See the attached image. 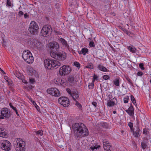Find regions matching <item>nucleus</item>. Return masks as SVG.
Returning a JSON list of instances; mask_svg holds the SVG:
<instances>
[{"label": "nucleus", "mask_w": 151, "mask_h": 151, "mask_svg": "<svg viewBox=\"0 0 151 151\" xmlns=\"http://www.w3.org/2000/svg\"><path fill=\"white\" fill-rule=\"evenodd\" d=\"M47 92L49 94H50L55 96H60V93L59 90L57 88H50L47 90Z\"/></svg>", "instance_id": "nucleus-10"}, {"label": "nucleus", "mask_w": 151, "mask_h": 151, "mask_svg": "<svg viewBox=\"0 0 151 151\" xmlns=\"http://www.w3.org/2000/svg\"><path fill=\"white\" fill-rule=\"evenodd\" d=\"M4 79H5V80H6V81L7 80H8V77L7 76H5L4 77Z\"/></svg>", "instance_id": "nucleus-61"}, {"label": "nucleus", "mask_w": 151, "mask_h": 151, "mask_svg": "<svg viewBox=\"0 0 151 151\" xmlns=\"http://www.w3.org/2000/svg\"><path fill=\"white\" fill-rule=\"evenodd\" d=\"M144 64L143 63H139V66H144Z\"/></svg>", "instance_id": "nucleus-58"}, {"label": "nucleus", "mask_w": 151, "mask_h": 151, "mask_svg": "<svg viewBox=\"0 0 151 151\" xmlns=\"http://www.w3.org/2000/svg\"><path fill=\"white\" fill-rule=\"evenodd\" d=\"M128 125L130 127L131 130V131L133 130V124L131 122H129L128 124Z\"/></svg>", "instance_id": "nucleus-34"}, {"label": "nucleus", "mask_w": 151, "mask_h": 151, "mask_svg": "<svg viewBox=\"0 0 151 151\" xmlns=\"http://www.w3.org/2000/svg\"><path fill=\"white\" fill-rule=\"evenodd\" d=\"M24 14V13L23 12L21 11H20L19 12L18 15L19 16H21L23 15Z\"/></svg>", "instance_id": "nucleus-52"}, {"label": "nucleus", "mask_w": 151, "mask_h": 151, "mask_svg": "<svg viewBox=\"0 0 151 151\" xmlns=\"http://www.w3.org/2000/svg\"><path fill=\"white\" fill-rule=\"evenodd\" d=\"M129 99V97L128 96H126L124 99V103H127L128 102V100Z\"/></svg>", "instance_id": "nucleus-36"}, {"label": "nucleus", "mask_w": 151, "mask_h": 151, "mask_svg": "<svg viewBox=\"0 0 151 151\" xmlns=\"http://www.w3.org/2000/svg\"><path fill=\"white\" fill-rule=\"evenodd\" d=\"M89 46L90 47H94L95 45L93 40H92L89 42Z\"/></svg>", "instance_id": "nucleus-35"}, {"label": "nucleus", "mask_w": 151, "mask_h": 151, "mask_svg": "<svg viewBox=\"0 0 151 151\" xmlns=\"http://www.w3.org/2000/svg\"><path fill=\"white\" fill-rule=\"evenodd\" d=\"M116 112V111H113V113L114 114H115Z\"/></svg>", "instance_id": "nucleus-64"}, {"label": "nucleus", "mask_w": 151, "mask_h": 151, "mask_svg": "<svg viewBox=\"0 0 151 151\" xmlns=\"http://www.w3.org/2000/svg\"><path fill=\"white\" fill-rule=\"evenodd\" d=\"M126 111L130 116L133 115L134 114V111L133 107L132 104H131V105L129 108L128 110Z\"/></svg>", "instance_id": "nucleus-21"}, {"label": "nucleus", "mask_w": 151, "mask_h": 151, "mask_svg": "<svg viewBox=\"0 0 151 151\" xmlns=\"http://www.w3.org/2000/svg\"><path fill=\"white\" fill-rule=\"evenodd\" d=\"M59 40L63 46H65V47H67L68 45L67 42L64 39L60 38L59 39Z\"/></svg>", "instance_id": "nucleus-27"}, {"label": "nucleus", "mask_w": 151, "mask_h": 151, "mask_svg": "<svg viewBox=\"0 0 151 151\" xmlns=\"http://www.w3.org/2000/svg\"><path fill=\"white\" fill-rule=\"evenodd\" d=\"M15 76L16 77H17V78H19V76L18 75H17V74H15Z\"/></svg>", "instance_id": "nucleus-63"}, {"label": "nucleus", "mask_w": 151, "mask_h": 151, "mask_svg": "<svg viewBox=\"0 0 151 151\" xmlns=\"http://www.w3.org/2000/svg\"><path fill=\"white\" fill-rule=\"evenodd\" d=\"M114 102L113 101H109L108 102L107 105L109 106H113L114 105Z\"/></svg>", "instance_id": "nucleus-32"}, {"label": "nucleus", "mask_w": 151, "mask_h": 151, "mask_svg": "<svg viewBox=\"0 0 151 151\" xmlns=\"http://www.w3.org/2000/svg\"><path fill=\"white\" fill-rule=\"evenodd\" d=\"M148 139L146 140L145 139L143 140V141L141 142V147L143 150L145 149L147 147L146 143L147 142Z\"/></svg>", "instance_id": "nucleus-23"}, {"label": "nucleus", "mask_w": 151, "mask_h": 151, "mask_svg": "<svg viewBox=\"0 0 151 151\" xmlns=\"http://www.w3.org/2000/svg\"><path fill=\"white\" fill-rule=\"evenodd\" d=\"M90 148L93 151V150L94 149H97V147H96V145H91V144H90Z\"/></svg>", "instance_id": "nucleus-37"}, {"label": "nucleus", "mask_w": 151, "mask_h": 151, "mask_svg": "<svg viewBox=\"0 0 151 151\" xmlns=\"http://www.w3.org/2000/svg\"><path fill=\"white\" fill-rule=\"evenodd\" d=\"M1 148L6 151H9L11 149V144L8 141L6 140L1 142L0 144Z\"/></svg>", "instance_id": "nucleus-7"}, {"label": "nucleus", "mask_w": 151, "mask_h": 151, "mask_svg": "<svg viewBox=\"0 0 151 151\" xmlns=\"http://www.w3.org/2000/svg\"><path fill=\"white\" fill-rule=\"evenodd\" d=\"M66 90L67 92L70 95L72 94V93L71 92L69 88L66 89Z\"/></svg>", "instance_id": "nucleus-48"}, {"label": "nucleus", "mask_w": 151, "mask_h": 151, "mask_svg": "<svg viewBox=\"0 0 151 151\" xmlns=\"http://www.w3.org/2000/svg\"><path fill=\"white\" fill-rule=\"evenodd\" d=\"M92 104L95 107H96L97 106V104L96 102L93 101L92 102Z\"/></svg>", "instance_id": "nucleus-50"}, {"label": "nucleus", "mask_w": 151, "mask_h": 151, "mask_svg": "<svg viewBox=\"0 0 151 151\" xmlns=\"http://www.w3.org/2000/svg\"><path fill=\"white\" fill-rule=\"evenodd\" d=\"M32 103L35 106L37 105L36 103L34 101H33Z\"/></svg>", "instance_id": "nucleus-57"}, {"label": "nucleus", "mask_w": 151, "mask_h": 151, "mask_svg": "<svg viewBox=\"0 0 151 151\" xmlns=\"http://www.w3.org/2000/svg\"><path fill=\"white\" fill-rule=\"evenodd\" d=\"M114 84L116 86H119V81L118 79L116 78L114 81Z\"/></svg>", "instance_id": "nucleus-30"}, {"label": "nucleus", "mask_w": 151, "mask_h": 151, "mask_svg": "<svg viewBox=\"0 0 151 151\" xmlns=\"http://www.w3.org/2000/svg\"><path fill=\"white\" fill-rule=\"evenodd\" d=\"M39 28L37 23L34 21H32L30 24L29 30L31 33L34 35L37 33Z\"/></svg>", "instance_id": "nucleus-6"}, {"label": "nucleus", "mask_w": 151, "mask_h": 151, "mask_svg": "<svg viewBox=\"0 0 151 151\" xmlns=\"http://www.w3.org/2000/svg\"><path fill=\"white\" fill-rule=\"evenodd\" d=\"M6 4L7 5L9 6H11L12 5V3L10 0H7Z\"/></svg>", "instance_id": "nucleus-46"}, {"label": "nucleus", "mask_w": 151, "mask_h": 151, "mask_svg": "<svg viewBox=\"0 0 151 151\" xmlns=\"http://www.w3.org/2000/svg\"><path fill=\"white\" fill-rule=\"evenodd\" d=\"M127 48L131 52H132L134 55H136L137 54L136 51V49L132 45L130 46H127Z\"/></svg>", "instance_id": "nucleus-20"}, {"label": "nucleus", "mask_w": 151, "mask_h": 151, "mask_svg": "<svg viewBox=\"0 0 151 151\" xmlns=\"http://www.w3.org/2000/svg\"><path fill=\"white\" fill-rule=\"evenodd\" d=\"M147 130L145 129H143V134H147Z\"/></svg>", "instance_id": "nucleus-51"}, {"label": "nucleus", "mask_w": 151, "mask_h": 151, "mask_svg": "<svg viewBox=\"0 0 151 151\" xmlns=\"http://www.w3.org/2000/svg\"><path fill=\"white\" fill-rule=\"evenodd\" d=\"M27 70H28L29 75L32 76V75L35 70H34L33 68L31 67H28L27 68Z\"/></svg>", "instance_id": "nucleus-26"}, {"label": "nucleus", "mask_w": 151, "mask_h": 151, "mask_svg": "<svg viewBox=\"0 0 151 151\" xmlns=\"http://www.w3.org/2000/svg\"><path fill=\"white\" fill-rule=\"evenodd\" d=\"M15 112H16V114H17V115L19 116V114H18V112H17V109H16L15 110Z\"/></svg>", "instance_id": "nucleus-62"}, {"label": "nucleus", "mask_w": 151, "mask_h": 151, "mask_svg": "<svg viewBox=\"0 0 151 151\" xmlns=\"http://www.w3.org/2000/svg\"><path fill=\"white\" fill-rule=\"evenodd\" d=\"M52 29L51 26L50 25H45L43 26L41 31V35L44 37L49 36L51 34Z\"/></svg>", "instance_id": "nucleus-4"}, {"label": "nucleus", "mask_w": 151, "mask_h": 151, "mask_svg": "<svg viewBox=\"0 0 151 151\" xmlns=\"http://www.w3.org/2000/svg\"><path fill=\"white\" fill-rule=\"evenodd\" d=\"M103 79L106 80L109 79L110 78V77L107 75H104L103 76Z\"/></svg>", "instance_id": "nucleus-41"}, {"label": "nucleus", "mask_w": 151, "mask_h": 151, "mask_svg": "<svg viewBox=\"0 0 151 151\" xmlns=\"http://www.w3.org/2000/svg\"><path fill=\"white\" fill-rule=\"evenodd\" d=\"M76 101V103H75V104L79 108V109L81 110H82V107L81 105L77 101Z\"/></svg>", "instance_id": "nucleus-31"}, {"label": "nucleus", "mask_w": 151, "mask_h": 151, "mask_svg": "<svg viewBox=\"0 0 151 151\" xmlns=\"http://www.w3.org/2000/svg\"><path fill=\"white\" fill-rule=\"evenodd\" d=\"M29 81L31 83H33L34 82H35V81L34 79L31 78L29 79Z\"/></svg>", "instance_id": "nucleus-53"}, {"label": "nucleus", "mask_w": 151, "mask_h": 151, "mask_svg": "<svg viewBox=\"0 0 151 151\" xmlns=\"http://www.w3.org/2000/svg\"><path fill=\"white\" fill-rule=\"evenodd\" d=\"M35 107L36 108L37 110L38 111H40V108H39V106H38L37 105L36 106H35Z\"/></svg>", "instance_id": "nucleus-55"}, {"label": "nucleus", "mask_w": 151, "mask_h": 151, "mask_svg": "<svg viewBox=\"0 0 151 151\" xmlns=\"http://www.w3.org/2000/svg\"><path fill=\"white\" fill-rule=\"evenodd\" d=\"M49 47L52 52H57L59 50V46L58 43L55 42H52L50 44Z\"/></svg>", "instance_id": "nucleus-12"}, {"label": "nucleus", "mask_w": 151, "mask_h": 151, "mask_svg": "<svg viewBox=\"0 0 151 151\" xmlns=\"http://www.w3.org/2000/svg\"><path fill=\"white\" fill-rule=\"evenodd\" d=\"M98 68L101 71L104 72L109 71V70H107L105 67H98Z\"/></svg>", "instance_id": "nucleus-29"}, {"label": "nucleus", "mask_w": 151, "mask_h": 151, "mask_svg": "<svg viewBox=\"0 0 151 151\" xmlns=\"http://www.w3.org/2000/svg\"><path fill=\"white\" fill-rule=\"evenodd\" d=\"M99 127L100 128H107L108 125L107 123L104 122H101L99 124Z\"/></svg>", "instance_id": "nucleus-25"}, {"label": "nucleus", "mask_w": 151, "mask_h": 151, "mask_svg": "<svg viewBox=\"0 0 151 151\" xmlns=\"http://www.w3.org/2000/svg\"><path fill=\"white\" fill-rule=\"evenodd\" d=\"M71 96L73 98V100L75 101H77L76 99H77V98H78L79 97V95L78 94V92H73L72 93V94Z\"/></svg>", "instance_id": "nucleus-24"}, {"label": "nucleus", "mask_w": 151, "mask_h": 151, "mask_svg": "<svg viewBox=\"0 0 151 151\" xmlns=\"http://www.w3.org/2000/svg\"><path fill=\"white\" fill-rule=\"evenodd\" d=\"M1 116L0 115V119H4V117L9 118L11 116V114L8 108H4L1 111Z\"/></svg>", "instance_id": "nucleus-9"}, {"label": "nucleus", "mask_w": 151, "mask_h": 151, "mask_svg": "<svg viewBox=\"0 0 151 151\" xmlns=\"http://www.w3.org/2000/svg\"><path fill=\"white\" fill-rule=\"evenodd\" d=\"M24 144V143H23V144L19 145V144H20L19 143V144L18 146H17L16 147H14L16 150L17 151H24L25 148Z\"/></svg>", "instance_id": "nucleus-17"}, {"label": "nucleus", "mask_w": 151, "mask_h": 151, "mask_svg": "<svg viewBox=\"0 0 151 151\" xmlns=\"http://www.w3.org/2000/svg\"><path fill=\"white\" fill-rule=\"evenodd\" d=\"M71 70L70 67H61L59 69V72L60 75L62 76L70 73Z\"/></svg>", "instance_id": "nucleus-11"}, {"label": "nucleus", "mask_w": 151, "mask_h": 151, "mask_svg": "<svg viewBox=\"0 0 151 151\" xmlns=\"http://www.w3.org/2000/svg\"><path fill=\"white\" fill-rule=\"evenodd\" d=\"M43 47L42 44L38 41H36L33 45L34 48L38 50H41Z\"/></svg>", "instance_id": "nucleus-13"}, {"label": "nucleus", "mask_w": 151, "mask_h": 151, "mask_svg": "<svg viewBox=\"0 0 151 151\" xmlns=\"http://www.w3.org/2000/svg\"><path fill=\"white\" fill-rule=\"evenodd\" d=\"M22 57L24 61L29 64H32L34 61V58L32 53L28 50L24 51Z\"/></svg>", "instance_id": "nucleus-2"}, {"label": "nucleus", "mask_w": 151, "mask_h": 151, "mask_svg": "<svg viewBox=\"0 0 151 151\" xmlns=\"http://www.w3.org/2000/svg\"><path fill=\"white\" fill-rule=\"evenodd\" d=\"M137 75L138 76H141L143 75L142 72L141 71H139L137 73Z\"/></svg>", "instance_id": "nucleus-42"}, {"label": "nucleus", "mask_w": 151, "mask_h": 151, "mask_svg": "<svg viewBox=\"0 0 151 151\" xmlns=\"http://www.w3.org/2000/svg\"><path fill=\"white\" fill-rule=\"evenodd\" d=\"M68 80L70 85H73L76 82V81L74 80V76L70 75L69 77Z\"/></svg>", "instance_id": "nucleus-19"}, {"label": "nucleus", "mask_w": 151, "mask_h": 151, "mask_svg": "<svg viewBox=\"0 0 151 151\" xmlns=\"http://www.w3.org/2000/svg\"><path fill=\"white\" fill-rule=\"evenodd\" d=\"M133 133V135L134 137H135L139 138L140 136L139 133L140 132V129L139 127H137L135 131H134V130L132 131Z\"/></svg>", "instance_id": "nucleus-18"}, {"label": "nucleus", "mask_w": 151, "mask_h": 151, "mask_svg": "<svg viewBox=\"0 0 151 151\" xmlns=\"http://www.w3.org/2000/svg\"><path fill=\"white\" fill-rule=\"evenodd\" d=\"M94 82H93L92 81V82L91 83V84L90 85H88V87L89 88L91 89V88H93V86H94Z\"/></svg>", "instance_id": "nucleus-45"}, {"label": "nucleus", "mask_w": 151, "mask_h": 151, "mask_svg": "<svg viewBox=\"0 0 151 151\" xmlns=\"http://www.w3.org/2000/svg\"><path fill=\"white\" fill-rule=\"evenodd\" d=\"M98 80V77L97 76V75H96L95 74H94L93 76V79L92 80L93 82H94L95 80Z\"/></svg>", "instance_id": "nucleus-38"}, {"label": "nucleus", "mask_w": 151, "mask_h": 151, "mask_svg": "<svg viewBox=\"0 0 151 151\" xmlns=\"http://www.w3.org/2000/svg\"><path fill=\"white\" fill-rule=\"evenodd\" d=\"M8 134L5 130L2 128H0V136L3 138H6L8 137Z\"/></svg>", "instance_id": "nucleus-16"}, {"label": "nucleus", "mask_w": 151, "mask_h": 151, "mask_svg": "<svg viewBox=\"0 0 151 151\" xmlns=\"http://www.w3.org/2000/svg\"><path fill=\"white\" fill-rule=\"evenodd\" d=\"M130 97L131 101H132V103L135 105L136 106H137V104H136V101L134 96L133 95H131Z\"/></svg>", "instance_id": "nucleus-28"}, {"label": "nucleus", "mask_w": 151, "mask_h": 151, "mask_svg": "<svg viewBox=\"0 0 151 151\" xmlns=\"http://www.w3.org/2000/svg\"><path fill=\"white\" fill-rule=\"evenodd\" d=\"M50 55L52 57L59 60H64L66 57V53L63 51L58 52H53L50 53Z\"/></svg>", "instance_id": "nucleus-3"}, {"label": "nucleus", "mask_w": 151, "mask_h": 151, "mask_svg": "<svg viewBox=\"0 0 151 151\" xmlns=\"http://www.w3.org/2000/svg\"><path fill=\"white\" fill-rule=\"evenodd\" d=\"M19 143L20 144H19V145H21V144H23V143H25L20 138L15 139L14 141V147H16L17 146H18Z\"/></svg>", "instance_id": "nucleus-15"}, {"label": "nucleus", "mask_w": 151, "mask_h": 151, "mask_svg": "<svg viewBox=\"0 0 151 151\" xmlns=\"http://www.w3.org/2000/svg\"><path fill=\"white\" fill-rule=\"evenodd\" d=\"M6 82L8 83L10 86H11L13 85V83H12V81H9V80H6Z\"/></svg>", "instance_id": "nucleus-40"}, {"label": "nucleus", "mask_w": 151, "mask_h": 151, "mask_svg": "<svg viewBox=\"0 0 151 151\" xmlns=\"http://www.w3.org/2000/svg\"><path fill=\"white\" fill-rule=\"evenodd\" d=\"M72 128L76 139H79L82 137L88 134V131L86 126L81 123H75L72 125Z\"/></svg>", "instance_id": "nucleus-1"}, {"label": "nucleus", "mask_w": 151, "mask_h": 151, "mask_svg": "<svg viewBox=\"0 0 151 151\" xmlns=\"http://www.w3.org/2000/svg\"><path fill=\"white\" fill-rule=\"evenodd\" d=\"M126 78L130 84L131 85H132V81L128 77H126Z\"/></svg>", "instance_id": "nucleus-39"}, {"label": "nucleus", "mask_w": 151, "mask_h": 151, "mask_svg": "<svg viewBox=\"0 0 151 151\" xmlns=\"http://www.w3.org/2000/svg\"><path fill=\"white\" fill-rule=\"evenodd\" d=\"M86 67L87 68H90V69H93V67H88H88Z\"/></svg>", "instance_id": "nucleus-60"}, {"label": "nucleus", "mask_w": 151, "mask_h": 151, "mask_svg": "<svg viewBox=\"0 0 151 151\" xmlns=\"http://www.w3.org/2000/svg\"><path fill=\"white\" fill-rule=\"evenodd\" d=\"M73 64L75 66H80V64L77 62H74Z\"/></svg>", "instance_id": "nucleus-43"}, {"label": "nucleus", "mask_w": 151, "mask_h": 151, "mask_svg": "<svg viewBox=\"0 0 151 151\" xmlns=\"http://www.w3.org/2000/svg\"><path fill=\"white\" fill-rule=\"evenodd\" d=\"M55 67H45V68L48 69H55Z\"/></svg>", "instance_id": "nucleus-47"}, {"label": "nucleus", "mask_w": 151, "mask_h": 151, "mask_svg": "<svg viewBox=\"0 0 151 151\" xmlns=\"http://www.w3.org/2000/svg\"><path fill=\"white\" fill-rule=\"evenodd\" d=\"M0 70L2 72V73H3V74H6L5 72L3 70H2L1 68H0Z\"/></svg>", "instance_id": "nucleus-56"}, {"label": "nucleus", "mask_w": 151, "mask_h": 151, "mask_svg": "<svg viewBox=\"0 0 151 151\" xmlns=\"http://www.w3.org/2000/svg\"><path fill=\"white\" fill-rule=\"evenodd\" d=\"M88 52V49L86 47L82 48L81 50L78 52V53L80 54H83L84 55H86V54Z\"/></svg>", "instance_id": "nucleus-22"}, {"label": "nucleus", "mask_w": 151, "mask_h": 151, "mask_svg": "<svg viewBox=\"0 0 151 151\" xmlns=\"http://www.w3.org/2000/svg\"><path fill=\"white\" fill-rule=\"evenodd\" d=\"M140 68L142 70H144L145 69V68L144 67H140Z\"/></svg>", "instance_id": "nucleus-59"}, {"label": "nucleus", "mask_w": 151, "mask_h": 151, "mask_svg": "<svg viewBox=\"0 0 151 151\" xmlns=\"http://www.w3.org/2000/svg\"><path fill=\"white\" fill-rule=\"evenodd\" d=\"M103 147L104 149L107 151H112L111 150V146L108 141L104 140L103 142Z\"/></svg>", "instance_id": "nucleus-14"}, {"label": "nucleus", "mask_w": 151, "mask_h": 151, "mask_svg": "<svg viewBox=\"0 0 151 151\" xmlns=\"http://www.w3.org/2000/svg\"><path fill=\"white\" fill-rule=\"evenodd\" d=\"M44 66H60L61 65L59 61L49 59L44 60Z\"/></svg>", "instance_id": "nucleus-5"}, {"label": "nucleus", "mask_w": 151, "mask_h": 151, "mask_svg": "<svg viewBox=\"0 0 151 151\" xmlns=\"http://www.w3.org/2000/svg\"><path fill=\"white\" fill-rule=\"evenodd\" d=\"M35 133L36 134V135L38 136H42L43 134V131L42 130H40L35 132Z\"/></svg>", "instance_id": "nucleus-33"}, {"label": "nucleus", "mask_w": 151, "mask_h": 151, "mask_svg": "<svg viewBox=\"0 0 151 151\" xmlns=\"http://www.w3.org/2000/svg\"><path fill=\"white\" fill-rule=\"evenodd\" d=\"M58 103L64 107H67L70 104L69 100L67 97H61L58 100Z\"/></svg>", "instance_id": "nucleus-8"}, {"label": "nucleus", "mask_w": 151, "mask_h": 151, "mask_svg": "<svg viewBox=\"0 0 151 151\" xmlns=\"http://www.w3.org/2000/svg\"><path fill=\"white\" fill-rule=\"evenodd\" d=\"M10 106L14 111L17 109L15 107H14L11 103L9 104Z\"/></svg>", "instance_id": "nucleus-49"}, {"label": "nucleus", "mask_w": 151, "mask_h": 151, "mask_svg": "<svg viewBox=\"0 0 151 151\" xmlns=\"http://www.w3.org/2000/svg\"><path fill=\"white\" fill-rule=\"evenodd\" d=\"M32 75H34L36 77H39V75L37 72H36L35 70L34 72Z\"/></svg>", "instance_id": "nucleus-44"}, {"label": "nucleus", "mask_w": 151, "mask_h": 151, "mask_svg": "<svg viewBox=\"0 0 151 151\" xmlns=\"http://www.w3.org/2000/svg\"><path fill=\"white\" fill-rule=\"evenodd\" d=\"M24 18L25 19H26L28 17L29 15L27 14V13H26L24 14Z\"/></svg>", "instance_id": "nucleus-54"}]
</instances>
